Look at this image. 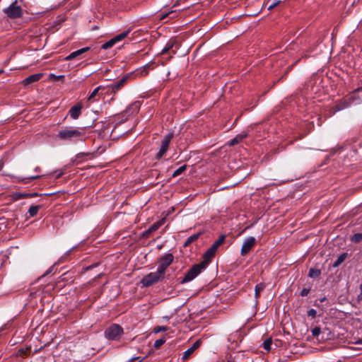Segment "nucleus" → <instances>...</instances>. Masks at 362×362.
I'll use <instances>...</instances> for the list:
<instances>
[{"label": "nucleus", "mask_w": 362, "mask_h": 362, "mask_svg": "<svg viewBox=\"0 0 362 362\" xmlns=\"http://www.w3.org/2000/svg\"><path fill=\"white\" fill-rule=\"evenodd\" d=\"M57 138L60 141L69 143L83 141L86 139L85 130L80 127H66L58 132Z\"/></svg>", "instance_id": "nucleus-1"}, {"label": "nucleus", "mask_w": 362, "mask_h": 362, "mask_svg": "<svg viewBox=\"0 0 362 362\" xmlns=\"http://www.w3.org/2000/svg\"><path fill=\"white\" fill-rule=\"evenodd\" d=\"M362 91V87L355 89L349 96L346 98H342L336 102L335 105L330 109L331 115H334L336 112L345 110L351 106L355 102V93Z\"/></svg>", "instance_id": "nucleus-2"}, {"label": "nucleus", "mask_w": 362, "mask_h": 362, "mask_svg": "<svg viewBox=\"0 0 362 362\" xmlns=\"http://www.w3.org/2000/svg\"><path fill=\"white\" fill-rule=\"evenodd\" d=\"M207 264L206 262H201L194 265L190 269L187 271L183 279L180 281L181 284H185L192 281L196 278L204 269H206Z\"/></svg>", "instance_id": "nucleus-3"}, {"label": "nucleus", "mask_w": 362, "mask_h": 362, "mask_svg": "<svg viewBox=\"0 0 362 362\" xmlns=\"http://www.w3.org/2000/svg\"><path fill=\"white\" fill-rule=\"evenodd\" d=\"M226 239L225 235H221L218 238L217 240H216L212 245L205 252L204 254V262H206V264L211 261V259L214 257L216 252L218 248V247L223 243Z\"/></svg>", "instance_id": "nucleus-4"}, {"label": "nucleus", "mask_w": 362, "mask_h": 362, "mask_svg": "<svg viewBox=\"0 0 362 362\" xmlns=\"http://www.w3.org/2000/svg\"><path fill=\"white\" fill-rule=\"evenodd\" d=\"M4 13L11 19L18 18L23 16V9L17 4V1L12 2L7 8L4 9Z\"/></svg>", "instance_id": "nucleus-5"}, {"label": "nucleus", "mask_w": 362, "mask_h": 362, "mask_svg": "<svg viewBox=\"0 0 362 362\" xmlns=\"http://www.w3.org/2000/svg\"><path fill=\"white\" fill-rule=\"evenodd\" d=\"M123 329L117 324H113L105 331V337L110 340H117L123 334Z\"/></svg>", "instance_id": "nucleus-6"}, {"label": "nucleus", "mask_w": 362, "mask_h": 362, "mask_svg": "<svg viewBox=\"0 0 362 362\" xmlns=\"http://www.w3.org/2000/svg\"><path fill=\"white\" fill-rule=\"evenodd\" d=\"M164 274L157 269L155 272H151L145 276L141 281L144 286H150L155 283L158 282L164 278Z\"/></svg>", "instance_id": "nucleus-7"}, {"label": "nucleus", "mask_w": 362, "mask_h": 362, "mask_svg": "<svg viewBox=\"0 0 362 362\" xmlns=\"http://www.w3.org/2000/svg\"><path fill=\"white\" fill-rule=\"evenodd\" d=\"M173 137V134L172 132H170L164 136L162 141L161 145L160 146L159 151L156 154V158L157 159H160L163 155L166 153V151L168 149L169 144Z\"/></svg>", "instance_id": "nucleus-8"}, {"label": "nucleus", "mask_w": 362, "mask_h": 362, "mask_svg": "<svg viewBox=\"0 0 362 362\" xmlns=\"http://www.w3.org/2000/svg\"><path fill=\"white\" fill-rule=\"evenodd\" d=\"M130 32H131V30L128 29V30L121 33L120 34L117 35L116 36H115L114 37L110 39L109 41L104 43L102 45V49H107L112 47L116 42H119V41L124 40L125 37H127Z\"/></svg>", "instance_id": "nucleus-9"}, {"label": "nucleus", "mask_w": 362, "mask_h": 362, "mask_svg": "<svg viewBox=\"0 0 362 362\" xmlns=\"http://www.w3.org/2000/svg\"><path fill=\"white\" fill-rule=\"evenodd\" d=\"M255 238L254 237L247 238L242 245L240 254L243 256L247 255L255 245Z\"/></svg>", "instance_id": "nucleus-10"}, {"label": "nucleus", "mask_w": 362, "mask_h": 362, "mask_svg": "<svg viewBox=\"0 0 362 362\" xmlns=\"http://www.w3.org/2000/svg\"><path fill=\"white\" fill-rule=\"evenodd\" d=\"M173 255L171 253L165 255L160 258V264L157 269L165 275L166 269L173 262Z\"/></svg>", "instance_id": "nucleus-11"}, {"label": "nucleus", "mask_w": 362, "mask_h": 362, "mask_svg": "<svg viewBox=\"0 0 362 362\" xmlns=\"http://www.w3.org/2000/svg\"><path fill=\"white\" fill-rule=\"evenodd\" d=\"M128 78H129V76L128 75H125L120 80H119L118 81H117V82H115V83H114L112 84L109 85L107 88L111 91V93H117L119 90H120L124 86V84L126 83Z\"/></svg>", "instance_id": "nucleus-12"}, {"label": "nucleus", "mask_w": 362, "mask_h": 362, "mask_svg": "<svg viewBox=\"0 0 362 362\" xmlns=\"http://www.w3.org/2000/svg\"><path fill=\"white\" fill-rule=\"evenodd\" d=\"M82 108L83 106L81 103H77L76 105L71 107V109L69 111V115L72 119H76L80 116Z\"/></svg>", "instance_id": "nucleus-13"}, {"label": "nucleus", "mask_w": 362, "mask_h": 362, "mask_svg": "<svg viewBox=\"0 0 362 362\" xmlns=\"http://www.w3.org/2000/svg\"><path fill=\"white\" fill-rule=\"evenodd\" d=\"M202 341L200 339L197 340L189 349H187L183 354L182 358H188L193 352L201 346Z\"/></svg>", "instance_id": "nucleus-14"}, {"label": "nucleus", "mask_w": 362, "mask_h": 362, "mask_svg": "<svg viewBox=\"0 0 362 362\" xmlns=\"http://www.w3.org/2000/svg\"><path fill=\"white\" fill-rule=\"evenodd\" d=\"M89 49H90V47H86L81 48L80 49H78L75 52H71L70 54H69L67 57H66L65 59L68 60V61L71 60V59L76 58V57L86 52Z\"/></svg>", "instance_id": "nucleus-15"}, {"label": "nucleus", "mask_w": 362, "mask_h": 362, "mask_svg": "<svg viewBox=\"0 0 362 362\" xmlns=\"http://www.w3.org/2000/svg\"><path fill=\"white\" fill-rule=\"evenodd\" d=\"M164 223V219H162L160 221H158L156 223H154L152 226H151L148 230H146L144 232V235L148 236L150 233H151L153 231L157 230Z\"/></svg>", "instance_id": "nucleus-16"}, {"label": "nucleus", "mask_w": 362, "mask_h": 362, "mask_svg": "<svg viewBox=\"0 0 362 362\" xmlns=\"http://www.w3.org/2000/svg\"><path fill=\"white\" fill-rule=\"evenodd\" d=\"M42 76L43 74L41 73L30 75L24 79L23 83L25 85H28L33 82H36L39 81L42 77Z\"/></svg>", "instance_id": "nucleus-17"}, {"label": "nucleus", "mask_w": 362, "mask_h": 362, "mask_svg": "<svg viewBox=\"0 0 362 362\" xmlns=\"http://www.w3.org/2000/svg\"><path fill=\"white\" fill-rule=\"evenodd\" d=\"M140 108V103L139 101H136L130 105L127 109L125 112L127 114H133L134 112H136L139 111Z\"/></svg>", "instance_id": "nucleus-18"}, {"label": "nucleus", "mask_w": 362, "mask_h": 362, "mask_svg": "<svg viewBox=\"0 0 362 362\" xmlns=\"http://www.w3.org/2000/svg\"><path fill=\"white\" fill-rule=\"evenodd\" d=\"M246 136H247V134H238L235 138H233L232 140H230V141L228 143V145L230 146L236 145Z\"/></svg>", "instance_id": "nucleus-19"}, {"label": "nucleus", "mask_w": 362, "mask_h": 362, "mask_svg": "<svg viewBox=\"0 0 362 362\" xmlns=\"http://www.w3.org/2000/svg\"><path fill=\"white\" fill-rule=\"evenodd\" d=\"M105 89V87L103 86H98L97 88H95L92 92L90 94V95L88 96V100L90 101V102H93L95 100V97L98 94L99 91L101 90H104Z\"/></svg>", "instance_id": "nucleus-20"}, {"label": "nucleus", "mask_w": 362, "mask_h": 362, "mask_svg": "<svg viewBox=\"0 0 362 362\" xmlns=\"http://www.w3.org/2000/svg\"><path fill=\"white\" fill-rule=\"evenodd\" d=\"M199 237V233H197V234H194L191 236H189L185 242L183 246L185 247H187L188 245H189L191 243H192L193 242H194L195 240H197L198 239V238Z\"/></svg>", "instance_id": "nucleus-21"}, {"label": "nucleus", "mask_w": 362, "mask_h": 362, "mask_svg": "<svg viewBox=\"0 0 362 362\" xmlns=\"http://www.w3.org/2000/svg\"><path fill=\"white\" fill-rule=\"evenodd\" d=\"M321 274V271L318 269L310 268L308 273V276L310 278H317Z\"/></svg>", "instance_id": "nucleus-22"}, {"label": "nucleus", "mask_w": 362, "mask_h": 362, "mask_svg": "<svg viewBox=\"0 0 362 362\" xmlns=\"http://www.w3.org/2000/svg\"><path fill=\"white\" fill-rule=\"evenodd\" d=\"M175 44V40H170V41H168L167 42V44L165 45V47L162 49L160 53L162 54H164L167 53L170 49H171L173 47Z\"/></svg>", "instance_id": "nucleus-23"}, {"label": "nucleus", "mask_w": 362, "mask_h": 362, "mask_svg": "<svg viewBox=\"0 0 362 362\" xmlns=\"http://www.w3.org/2000/svg\"><path fill=\"white\" fill-rule=\"evenodd\" d=\"M265 288V285L264 284H258L255 286V296L256 298H258L259 296L260 292H262Z\"/></svg>", "instance_id": "nucleus-24"}, {"label": "nucleus", "mask_w": 362, "mask_h": 362, "mask_svg": "<svg viewBox=\"0 0 362 362\" xmlns=\"http://www.w3.org/2000/svg\"><path fill=\"white\" fill-rule=\"evenodd\" d=\"M40 207V206L39 205L31 206L28 210L30 216V217L35 216L37 214Z\"/></svg>", "instance_id": "nucleus-25"}, {"label": "nucleus", "mask_w": 362, "mask_h": 362, "mask_svg": "<svg viewBox=\"0 0 362 362\" xmlns=\"http://www.w3.org/2000/svg\"><path fill=\"white\" fill-rule=\"evenodd\" d=\"M272 339H266L263 344L262 347L267 351H269L272 349Z\"/></svg>", "instance_id": "nucleus-26"}, {"label": "nucleus", "mask_w": 362, "mask_h": 362, "mask_svg": "<svg viewBox=\"0 0 362 362\" xmlns=\"http://www.w3.org/2000/svg\"><path fill=\"white\" fill-rule=\"evenodd\" d=\"M186 168H187L186 165H183L180 166L176 170L174 171V173H173V177H175L180 175L186 170Z\"/></svg>", "instance_id": "nucleus-27"}, {"label": "nucleus", "mask_w": 362, "mask_h": 362, "mask_svg": "<svg viewBox=\"0 0 362 362\" xmlns=\"http://www.w3.org/2000/svg\"><path fill=\"white\" fill-rule=\"evenodd\" d=\"M351 240L354 243H359L362 240V233H355L354 235H352Z\"/></svg>", "instance_id": "nucleus-28"}, {"label": "nucleus", "mask_w": 362, "mask_h": 362, "mask_svg": "<svg viewBox=\"0 0 362 362\" xmlns=\"http://www.w3.org/2000/svg\"><path fill=\"white\" fill-rule=\"evenodd\" d=\"M346 254L341 255L334 262L333 266L334 267H338L339 264H341L345 259Z\"/></svg>", "instance_id": "nucleus-29"}, {"label": "nucleus", "mask_w": 362, "mask_h": 362, "mask_svg": "<svg viewBox=\"0 0 362 362\" xmlns=\"http://www.w3.org/2000/svg\"><path fill=\"white\" fill-rule=\"evenodd\" d=\"M49 78L54 81H57L62 78H64V75H55L54 74H50L49 75Z\"/></svg>", "instance_id": "nucleus-30"}, {"label": "nucleus", "mask_w": 362, "mask_h": 362, "mask_svg": "<svg viewBox=\"0 0 362 362\" xmlns=\"http://www.w3.org/2000/svg\"><path fill=\"white\" fill-rule=\"evenodd\" d=\"M311 332L313 337H317L321 333V329L320 327H316L312 329Z\"/></svg>", "instance_id": "nucleus-31"}, {"label": "nucleus", "mask_w": 362, "mask_h": 362, "mask_svg": "<svg viewBox=\"0 0 362 362\" xmlns=\"http://www.w3.org/2000/svg\"><path fill=\"white\" fill-rule=\"evenodd\" d=\"M165 342V340L163 339V338H161V339H157L154 342V346L156 348H159L160 346H161Z\"/></svg>", "instance_id": "nucleus-32"}, {"label": "nucleus", "mask_w": 362, "mask_h": 362, "mask_svg": "<svg viewBox=\"0 0 362 362\" xmlns=\"http://www.w3.org/2000/svg\"><path fill=\"white\" fill-rule=\"evenodd\" d=\"M316 315H317V311L313 308L310 309L308 311V315L312 317L313 318H315L316 317Z\"/></svg>", "instance_id": "nucleus-33"}, {"label": "nucleus", "mask_w": 362, "mask_h": 362, "mask_svg": "<svg viewBox=\"0 0 362 362\" xmlns=\"http://www.w3.org/2000/svg\"><path fill=\"white\" fill-rule=\"evenodd\" d=\"M143 360H144V358L136 356V357H132L127 362H142Z\"/></svg>", "instance_id": "nucleus-34"}, {"label": "nucleus", "mask_w": 362, "mask_h": 362, "mask_svg": "<svg viewBox=\"0 0 362 362\" xmlns=\"http://www.w3.org/2000/svg\"><path fill=\"white\" fill-rule=\"evenodd\" d=\"M168 328L167 327L159 326V327H157L155 328V332L158 333V332H160L166 331V330H168Z\"/></svg>", "instance_id": "nucleus-35"}, {"label": "nucleus", "mask_w": 362, "mask_h": 362, "mask_svg": "<svg viewBox=\"0 0 362 362\" xmlns=\"http://www.w3.org/2000/svg\"><path fill=\"white\" fill-rule=\"evenodd\" d=\"M310 292V288H304L300 291V296L304 297L307 296Z\"/></svg>", "instance_id": "nucleus-36"}, {"label": "nucleus", "mask_w": 362, "mask_h": 362, "mask_svg": "<svg viewBox=\"0 0 362 362\" xmlns=\"http://www.w3.org/2000/svg\"><path fill=\"white\" fill-rule=\"evenodd\" d=\"M280 2H281L280 0L276 1L275 2H274L273 4H272L271 5L269 6L268 10L272 11L274 8H275L276 6H278L280 4Z\"/></svg>", "instance_id": "nucleus-37"}, {"label": "nucleus", "mask_w": 362, "mask_h": 362, "mask_svg": "<svg viewBox=\"0 0 362 362\" xmlns=\"http://www.w3.org/2000/svg\"><path fill=\"white\" fill-rule=\"evenodd\" d=\"M358 92L355 93V102L353 103V104H360L362 103V97L356 95V93Z\"/></svg>", "instance_id": "nucleus-38"}, {"label": "nucleus", "mask_w": 362, "mask_h": 362, "mask_svg": "<svg viewBox=\"0 0 362 362\" xmlns=\"http://www.w3.org/2000/svg\"><path fill=\"white\" fill-rule=\"evenodd\" d=\"M57 172H58V173H57V176H56V177H57V178L60 177H61L62 175H64V170H57Z\"/></svg>", "instance_id": "nucleus-39"}, {"label": "nucleus", "mask_w": 362, "mask_h": 362, "mask_svg": "<svg viewBox=\"0 0 362 362\" xmlns=\"http://www.w3.org/2000/svg\"><path fill=\"white\" fill-rule=\"evenodd\" d=\"M40 177H41L40 175H35V176H31V177H27L26 180H35Z\"/></svg>", "instance_id": "nucleus-40"}, {"label": "nucleus", "mask_w": 362, "mask_h": 362, "mask_svg": "<svg viewBox=\"0 0 362 362\" xmlns=\"http://www.w3.org/2000/svg\"><path fill=\"white\" fill-rule=\"evenodd\" d=\"M173 13H174V11H171L170 12L163 15L162 17L160 18V19L163 20L166 16H168L169 14Z\"/></svg>", "instance_id": "nucleus-41"}, {"label": "nucleus", "mask_w": 362, "mask_h": 362, "mask_svg": "<svg viewBox=\"0 0 362 362\" xmlns=\"http://www.w3.org/2000/svg\"><path fill=\"white\" fill-rule=\"evenodd\" d=\"M360 291H361V293H360L359 297L362 298V284L360 285Z\"/></svg>", "instance_id": "nucleus-42"}, {"label": "nucleus", "mask_w": 362, "mask_h": 362, "mask_svg": "<svg viewBox=\"0 0 362 362\" xmlns=\"http://www.w3.org/2000/svg\"><path fill=\"white\" fill-rule=\"evenodd\" d=\"M51 272H52V269H49V270H47V271L46 272V273L44 274V276H46V275L49 274Z\"/></svg>", "instance_id": "nucleus-43"}, {"label": "nucleus", "mask_w": 362, "mask_h": 362, "mask_svg": "<svg viewBox=\"0 0 362 362\" xmlns=\"http://www.w3.org/2000/svg\"><path fill=\"white\" fill-rule=\"evenodd\" d=\"M34 170L35 172H40V167H36Z\"/></svg>", "instance_id": "nucleus-44"}, {"label": "nucleus", "mask_w": 362, "mask_h": 362, "mask_svg": "<svg viewBox=\"0 0 362 362\" xmlns=\"http://www.w3.org/2000/svg\"><path fill=\"white\" fill-rule=\"evenodd\" d=\"M227 362H235V361H234V360L229 359V360H228V361H227Z\"/></svg>", "instance_id": "nucleus-45"}, {"label": "nucleus", "mask_w": 362, "mask_h": 362, "mask_svg": "<svg viewBox=\"0 0 362 362\" xmlns=\"http://www.w3.org/2000/svg\"><path fill=\"white\" fill-rule=\"evenodd\" d=\"M325 299H326L325 298H322V299L320 300V302H323V301H325Z\"/></svg>", "instance_id": "nucleus-46"}, {"label": "nucleus", "mask_w": 362, "mask_h": 362, "mask_svg": "<svg viewBox=\"0 0 362 362\" xmlns=\"http://www.w3.org/2000/svg\"><path fill=\"white\" fill-rule=\"evenodd\" d=\"M177 5H178L177 1V2L173 5V7H175V6H177Z\"/></svg>", "instance_id": "nucleus-47"}, {"label": "nucleus", "mask_w": 362, "mask_h": 362, "mask_svg": "<svg viewBox=\"0 0 362 362\" xmlns=\"http://www.w3.org/2000/svg\"><path fill=\"white\" fill-rule=\"evenodd\" d=\"M354 4H356L355 1L353 2L352 6H354Z\"/></svg>", "instance_id": "nucleus-48"}, {"label": "nucleus", "mask_w": 362, "mask_h": 362, "mask_svg": "<svg viewBox=\"0 0 362 362\" xmlns=\"http://www.w3.org/2000/svg\"><path fill=\"white\" fill-rule=\"evenodd\" d=\"M360 24H361V25L362 24V20L361 21Z\"/></svg>", "instance_id": "nucleus-49"}, {"label": "nucleus", "mask_w": 362, "mask_h": 362, "mask_svg": "<svg viewBox=\"0 0 362 362\" xmlns=\"http://www.w3.org/2000/svg\"><path fill=\"white\" fill-rule=\"evenodd\" d=\"M1 72H2V71H0V73H1Z\"/></svg>", "instance_id": "nucleus-50"}]
</instances>
